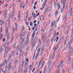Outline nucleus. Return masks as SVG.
<instances>
[{
  "label": "nucleus",
  "instance_id": "obj_1",
  "mask_svg": "<svg viewBox=\"0 0 73 73\" xmlns=\"http://www.w3.org/2000/svg\"><path fill=\"white\" fill-rule=\"evenodd\" d=\"M12 62H13V60H11L9 63L8 66V70H7L8 72L11 70L12 68V66H11V65H12Z\"/></svg>",
  "mask_w": 73,
  "mask_h": 73
},
{
  "label": "nucleus",
  "instance_id": "obj_2",
  "mask_svg": "<svg viewBox=\"0 0 73 73\" xmlns=\"http://www.w3.org/2000/svg\"><path fill=\"white\" fill-rule=\"evenodd\" d=\"M18 60L17 59H15L14 60V64L15 66L14 67V69H15L16 68V66H17V62H18Z\"/></svg>",
  "mask_w": 73,
  "mask_h": 73
},
{
  "label": "nucleus",
  "instance_id": "obj_3",
  "mask_svg": "<svg viewBox=\"0 0 73 73\" xmlns=\"http://www.w3.org/2000/svg\"><path fill=\"white\" fill-rule=\"evenodd\" d=\"M11 47H10V46H9L8 47H7V48H6L5 50V54H7L8 52L11 49Z\"/></svg>",
  "mask_w": 73,
  "mask_h": 73
},
{
  "label": "nucleus",
  "instance_id": "obj_4",
  "mask_svg": "<svg viewBox=\"0 0 73 73\" xmlns=\"http://www.w3.org/2000/svg\"><path fill=\"white\" fill-rule=\"evenodd\" d=\"M32 15L34 17H35V18H36V17H37V16H38V15H40V13H38L37 14H36V15H35V14H34V13H32Z\"/></svg>",
  "mask_w": 73,
  "mask_h": 73
},
{
  "label": "nucleus",
  "instance_id": "obj_5",
  "mask_svg": "<svg viewBox=\"0 0 73 73\" xmlns=\"http://www.w3.org/2000/svg\"><path fill=\"white\" fill-rule=\"evenodd\" d=\"M56 25V21H54L52 22L51 23V27H53L54 25Z\"/></svg>",
  "mask_w": 73,
  "mask_h": 73
},
{
  "label": "nucleus",
  "instance_id": "obj_6",
  "mask_svg": "<svg viewBox=\"0 0 73 73\" xmlns=\"http://www.w3.org/2000/svg\"><path fill=\"white\" fill-rule=\"evenodd\" d=\"M8 27H7V29L6 30V31L5 32V36H7V34L8 33Z\"/></svg>",
  "mask_w": 73,
  "mask_h": 73
},
{
  "label": "nucleus",
  "instance_id": "obj_7",
  "mask_svg": "<svg viewBox=\"0 0 73 73\" xmlns=\"http://www.w3.org/2000/svg\"><path fill=\"white\" fill-rule=\"evenodd\" d=\"M68 15L67 14L66 15H64V20H65V21H66V18H67V16Z\"/></svg>",
  "mask_w": 73,
  "mask_h": 73
},
{
  "label": "nucleus",
  "instance_id": "obj_8",
  "mask_svg": "<svg viewBox=\"0 0 73 73\" xmlns=\"http://www.w3.org/2000/svg\"><path fill=\"white\" fill-rule=\"evenodd\" d=\"M63 61H60L59 62V67L58 68H60L61 66V65H62V63H63Z\"/></svg>",
  "mask_w": 73,
  "mask_h": 73
},
{
  "label": "nucleus",
  "instance_id": "obj_9",
  "mask_svg": "<svg viewBox=\"0 0 73 73\" xmlns=\"http://www.w3.org/2000/svg\"><path fill=\"white\" fill-rule=\"evenodd\" d=\"M15 52L14 50L12 51L11 53L12 57H13L15 56Z\"/></svg>",
  "mask_w": 73,
  "mask_h": 73
},
{
  "label": "nucleus",
  "instance_id": "obj_10",
  "mask_svg": "<svg viewBox=\"0 0 73 73\" xmlns=\"http://www.w3.org/2000/svg\"><path fill=\"white\" fill-rule=\"evenodd\" d=\"M58 11L57 10H56L55 12V16H57V15H58Z\"/></svg>",
  "mask_w": 73,
  "mask_h": 73
},
{
  "label": "nucleus",
  "instance_id": "obj_11",
  "mask_svg": "<svg viewBox=\"0 0 73 73\" xmlns=\"http://www.w3.org/2000/svg\"><path fill=\"white\" fill-rule=\"evenodd\" d=\"M58 47L57 46H54V50L55 51H57V49H58Z\"/></svg>",
  "mask_w": 73,
  "mask_h": 73
},
{
  "label": "nucleus",
  "instance_id": "obj_12",
  "mask_svg": "<svg viewBox=\"0 0 73 73\" xmlns=\"http://www.w3.org/2000/svg\"><path fill=\"white\" fill-rule=\"evenodd\" d=\"M29 42V38H27V40L26 41L25 44L27 45Z\"/></svg>",
  "mask_w": 73,
  "mask_h": 73
},
{
  "label": "nucleus",
  "instance_id": "obj_13",
  "mask_svg": "<svg viewBox=\"0 0 73 73\" xmlns=\"http://www.w3.org/2000/svg\"><path fill=\"white\" fill-rule=\"evenodd\" d=\"M15 31H17V30L18 26H17V23H15Z\"/></svg>",
  "mask_w": 73,
  "mask_h": 73
},
{
  "label": "nucleus",
  "instance_id": "obj_14",
  "mask_svg": "<svg viewBox=\"0 0 73 73\" xmlns=\"http://www.w3.org/2000/svg\"><path fill=\"white\" fill-rule=\"evenodd\" d=\"M14 39V38L13 37L11 39V40L8 43V44H11L12 42L13 41V39Z\"/></svg>",
  "mask_w": 73,
  "mask_h": 73
},
{
  "label": "nucleus",
  "instance_id": "obj_15",
  "mask_svg": "<svg viewBox=\"0 0 73 73\" xmlns=\"http://www.w3.org/2000/svg\"><path fill=\"white\" fill-rule=\"evenodd\" d=\"M3 50H4V49L2 47L0 48V53H2Z\"/></svg>",
  "mask_w": 73,
  "mask_h": 73
},
{
  "label": "nucleus",
  "instance_id": "obj_16",
  "mask_svg": "<svg viewBox=\"0 0 73 73\" xmlns=\"http://www.w3.org/2000/svg\"><path fill=\"white\" fill-rule=\"evenodd\" d=\"M9 58H8V61H10V60H11V57H12V55H11V54H10L9 55Z\"/></svg>",
  "mask_w": 73,
  "mask_h": 73
},
{
  "label": "nucleus",
  "instance_id": "obj_17",
  "mask_svg": "<svg viewBox=\"0 0 73 73\" xmlns=\"http://www.w3.org/2000/svg\"><path fill=\"white\" fill-rule=\"evenodd\" d=\"M16 43L15 42V43L14 44H13V48L14 49H15V48H16Z\"/></svg>",
  "mask_w": 73,
  "mask_h": 73
},
{
  "label": "nucleus",
  "instance_id": "obj_18",
  "mask_svg": "<svg viewBox=\"0 0 73 73\" xmlns=\"http://www.w3.org/2000/svg\"><path fill=\"white\" fill-rule=\"evenodd\" d=\"M68 61H71V56L70 55L68 57Z\"/></svg>",
  "mask_w": 73,
  "mask_h": 73
},
{
  "label": "nucleus",
  "instance_id": "obj_19",
  "mask_svg": "<svg viewBox=\"0 0 73 73\" xmlns=\"http://www.w3.org/2000/svg\"><path fill=\"white\" fill-rule=\"evenodd\" d=\"M60 41H61V39H60L58 41V44L56 45V46L58 47V46L60 44Z\"/></svg>",
  "mask_w": 73,
  "mask_h": 73
},
{
  "label": "nucleus",
  "instance_id": "obj_20",
  "mask_svg": "<svg viewBox=\"0 0 73 73\" xmlns=\"http://www.w3.org/2000/svg\"><path fill=\"white\" fill-rule=\"evenodd\" d=\"M13 28V33H12V34H13V33H14V32H15V27H13L12 28Z\"/></svg>",
  "mask_w": 73,
  "mask_h": 73
},
{
  "label": "nucleus",
  "instance_id": "obj_21",
  "mask_svg": "<svg viewBox=\"0 0 73 73\" xmlns=\"http://www.w3.org/2000/svg\"><path fill=\"white\" fill-rule=\"evenodd\" d=\"M57 8L58 9H60L61 8V6L60 5V4H59V3L58 4Z\"/></svg>",
  "mask_w": 73,
  "mask_h": 73
},
{
  "label": "nucleus",
  "instance_id": "obj_22",
  "mask_svg": "<svg viewBox=\"0 0 73 73\" xmlns=\"http://www.w3.org/2000/svg\"><path fill=\"white\" fill-rule=\"evenodd\" d=\"M7 64V60H5L4 61L3 64L4 65H6Z\"/></svg>",
  "mask_w": 73,
  "mask_h": 73
},
{
  "label": "nucleus",
  "instance_id": "obj_23",
  "mask_svg": "<svg viewBox=\"0 0 73 73\" xmlns=\"http://www.w3.org/2000/svg\"><path fill=\"white\" fill-rule=\"evenodd\" d=\"M70 12L69 11V13H70V16H71L72 15V13L73 12L72 11V9L70 10Z\"/></svg>",
  "mask_w": 73,
  "mask_h": 73
},
{
  "label": "nucleus",
  "instance_id": "obj_24",
  "mask_svg": "<svg viewBox=\"0 0 73 73\" xmlns=\"http://www.w3.org/2000/svg\"><path fill=\"white\" fill-rule=\"evenodd\" d=\"M71 71V68H70V67H69L68 69V73H69Z\"/></svg>",
  "mask_w": 73,
  "mask_h": 73
},
{
  "label": "nucleus",
  "instance_id": "obj_25",
  "mask_svg": "<svg viewBox=\"0 0 73 73\" xmlns=\"http://www.w3.org/2000/svg\"><path fill=\"white\" fill-rule=\"evenodd\" d=\"M70 52H71V51L70 50L68 54H67V57H68L69 56V55H70Z\"/></svg>",
  "mask_w": 73,
  "mask_h": 73
},
{
  "label": "nucleus",
  "instance_id": "obj_26",
  "mask_svg": "<svg viewBox=\"0 0 73 73\" xmlns=\"http://www.w3.org/2000/svg\"><path fill=\"white\" fill-rule=\"evenodd\" d=\"M55 62H56V61H54V62L53 64H52V65L51 66V68H53V66H54V64H55Z\"/></svg>",
  "mask_w": 73,
  "mask_h": 73
},
{
  "label": "nucleus",
  "instance_id": "obj_27",
  "mask_svg": "<svg viewBox=\"0 0 73 73\" xmlns=\"http://www.w3.org/2000/svg\"><path fill=\"white\" fill-rule=\"evenodd\" d=\"M27 54H28V51H27L26 52H25V55L26 57H27Z\"/></svg>",
  "mask_w": 73,
  "mask_h": 73
},
{
  "label": "nucleus",
  "instance_id": "obj_28",
  "mask_svg": "<svg viewBox=\"0 0 73 73\" xmlns=\"http://www.w3.org/2000/svg\"><path fill=\"white\" fill-rule=\"evenodd\" d=\"M39 53H38L37 54H36V57H35V60H36L37 58V57L38 56Z\"/></svg>",
  "mask_w": 73,
  "mask_h": 73
},
{
  "label": "nucleus",
  "instance_id": "obj_29",
  "mask_svg": "<svg viewBox=\"0 0 73 73\" xmlns=\"http://www.w3.org/2000/svg\"><path fill=\"white\" fill-rule=\"evenodd\" d=\"M24 29H25V27H24V26H22V31H24Z\"/></svg>",
  "mask_w": 73,
  "mask_h": 73
},
{
  "label": "nucleus",
  "instance_id": "obj_30",
  "mask_svg": "<svg viewBox=\"0 0 73 73\" xmlns=\"http://www.w3.org/2000/svg\"><path fill=\"white\" fill-rule=\"evenodd\" d=\"M3 65H4L3 63H2L1 64V65L0 66V69H2V68H1V66H3Z\"/></svg>",
  "mask_w": 73,
  "mask_h": 73
},
{
  "label": "nucleus",
  "instance_id": "obj_31",
  "mask_svg": "<svg viewBox=\"0 0 73 73\" xmlns=\"http://www.w3.org/2000/svg\"><path fill=\"white\" fill-rule=\"evenodd\" d=\"M72 41H73V40H70V41L69 42V43H68V46H69V45H70V43H72Z\"/></svg>",
  "mask_w": 73,
  "mask_h": 73
},
{
  "label": "nucleus",
  "instance_id": "obj_32",
  "mask_svg": "<svg viewBox=\"0 0 73 73\" xmlns=\"http://www.w3.org/2000/svg\"><path fill=\"white\" fill-rule=\"evenodd\" d=\"M29 33H29V32H28V33L27 34V38H29Z\"/></svg>",
  "mask_w": 73,
  "mask_h": 73
},
{
  "label": "nucleus",
  "instance_id": "obj_33",
  "mask_svg": "<svg viewBox=\"0 0 73 73\" xmlns=\"http://www.w3.org/2000/svg\"><path fill=\"white\" fill-rule=\"evenodd\" d=\"M60 54L59 53L58 54V56L57 57V58H56V60H57V59H58V58L60 57Z\"/></svg>",
  "mask_w": 73,
  "mask_h": 73
},
{
  "label": "nucleus",
  "instance_id": "obj_34",
  "mask_svg": "<svg viewBox=\"0 0 73 73\" xmlns=\"http://www.w3.org/2000/svg\"><path fill=\"white\" fill-rule=\"evenodd\" d=\"M62 3V4H63V5H65V2L64 0H63Z\"/></svg>",
  "mask_w": 73,
  "mask_h": 73
},
{
  "label": "nucleus",
  "instance_id": "obj_35",
  "mask_svg": "<svg viewBox=\"0 0 73 73\" xmlns=\"http://www.w3.org/2000/svg\"><path fill=\"white\" fill-rule=\"evenodd\" d=\"M43 52H44V50L43 49H42V51L40 54V55H42Z\"/></svg>",
  "mask_w": 73,
  "mask_h": 73
},
{
  "label": "nucleus",
  "instance_id": "obj_36",
  "mask_svg": "<svg viewBox=\"0 0 73 73\" xmlns=\"http://www.w3.org/2000/svg\"><path fill=\"white\" fill-rule=\"evenodd\" d=\"M26 34V32L25 31H24L23 32V36L24 37L25 35V34Z\"/></svg>",
  "mask_w": 73,
  "mask_h": 73
},
{
  "label": "nucleus",
  "instance_id": "obj_37",
  "mask_svg": "<svg viewBox=\"0 0 73 73\" xmlns=\"http://www.w3.org/2000/svg\"><path fill=\"white\" fill-rule=\"evenodd\" d=\"M36 33V31H34L33 32L32 35L33 36H35V34Z\"/></svg>",
  "mask_w": 73,
  "mask_h": 73
},
{
  "label": "nucleus",
  "instance_id": "obj_38",
  "mask_svg": "<svg viewBox=\"0 0 73 73\" xmlns=\"http://www.w3.org/2000/svg\"><path fill=\"white\" fill-rule=\"evenodd\" d=\"M45 47V44H43L42 48V49H44V48Z\"/></svg>",
  "mask_w": 73,
  "mask_h": 73
},
{
  "label": "nucleus",
  "instance_id": "obj_39",
  "mask_svg": "<svg viewBox=\"0 0 73 73\" xmlns=\"http://www.w3.org/2000/svg\"><path fill=\"white\" fill-rule=\"evenodd\" d=\"M69 33V29H67V33L66 34V35H67L68 34V33Z\"/></svg>",
  "mask_w": 73,
  "mask_h": 73
},
{
  "label": "nucleus",
  "instance_id": "obj_40",
  "mask_svg": "<svg viewBox=\"0 0 73 73\" xmlns=\"http://www.w3.org/2000/svg\"><path fill=\"white\" fill-rule=\"evenodd\" d=\"M2 20H3V19H1L0 20V26H1V21H2Z\"/></svg>",
  "mask_w": 73,
  "mask_h": 73
},
{
  "label": "nucleus",
  "instance_id": "obj_41",
  "mask_svg": "<svg viewBox=\"0 0 73 73\" xmlns=\"http://www.w3.org/2000/svg\"><path fill=\"white\" fill-rule=\"evenodd\" d=\"M66 40L65 39V41H64V45H66Z\"/></svg>",
  "mask_w": 73,
  "mask_h": 73
},
{
  "label": "nucleus",
  "instance_id": "obj_42",
  "mask_svg": "<svg viewBox=\"0 0 73 73\" xmlns=\"http://www.w3.org/2000/svg\"><path fill=\"white\" fill-rule=\"evenodd\" d=\"M4 15L5 16H6V15H7V11H4Z\"/></svg>",
  "mask_w": 73,
  "mask_h": 73
},
{
  "label": "nucleus",
  "instance_id": "obj_43",
  "mask_svg": "<svg viewBox=\"0 0 73 73\" xmlns=\"http://www.w3.org/2000/svg\"><path fill=\"white\" fill-rule=\"evenodd\" d=\"M66 48H70V45H68V44Z\"/></svg>",
  "mask_w": 73,
  "mask_h": 73
},
{
  "label": "nucleus",
  "instance_id": "obj_44",
  "mask_svg": "<svg viewBox=\"0 0 73 73\" xmlns=\"http://www.w3.org/2000/svg\"><path fill=\"white\" fill-rule=\"evenodd\" d=\"M9 38V33L7 35V39L8 40Z\"/></svg>",
  "mask_w": 73,
  "mask_h": 73
},
{
  "label": "nucleus",
  "instance_id": "obj_45",
  "mask_svg": "<svg viewBox=\"0 0 73 73\" xmlns=\"http://www.w3.org/2000/svg\"><path fill=\"white\" fill-rule=\"evenodd\" d=\"M28 14L27 13L26 17H25V19H27V18H28Z\"/></svg>",
  "mask_w": 73,
  "mask_h": 73
},
{
  "label": "nucleus",
  "instance_id": "obj_46",
  "mask_svg": "<svg viewBox=\"0 0 73 73\" xmlns=\"http://www.w3.org/2000/svg\"><path fill=\"white\" fill-rule=\"evenodd\" d=\"M41 64V63L40 62H39L38 66V68H39V67H40V66Z\"/></svg>",
  "mask_w": 73,
  "mask_h": 73
},
{
  "label": "nucleus",
  "instance_id": "obj_47",
  "mask_svg": "<svg viewBox=\"0 0 73 73\" xmlns=\"http://www.w3.org/2000/svg\"><path fill=\"white\" fill-rule=\"evenodd\" d=\"M65 5H63V8H62V10H64V9H65Z\"/></svg>",
  "mask_w": 73,
  "mask_h": 73
},
{
  "label": "nucleus",
  "instance_id": "obj_48",
  "mask_svg": "<svg viewBox=\"0 0 73 73\" xmlns=\"http://www.w3.org/2000/svg\"><path fill=\"white\" fill-rule=\"evenodd\" d=\"M55 53H56V51L54 50L53 51V55L54 56V54H55Z\"/></svg>",
  "mask_w": 73,
  "mask_h": 73
},
{
  "label": "nucleus",
  "instance_id": "obj_49",
  "mask_svg": "<svg viewBox=\"0 0 73 73\" xmlns=\"http://www.w3.org/2000/svg\"><path fill=\"white\" fill-rule=\"evenodd\" d=\"M62 73H65V69H63V70H62Z\"/></svg>",
  "mask_w": 73,
  "mask_h": 73
},
{
  "label": "nucleus",
  "instance_id": "obj_50",
  "mask_svg": "<svg viewBox=\"0 0 73 73\" xmlns=\"http://www.w3.org/2000/svg\"><path fill=\"white\" fill-rule=\"evenodd\" d=\"M4 73H8L7 70H5L4 72Z\"/></svg>",
  "mask_w": 73,
  "mask_h": 73
},
{
  "label": "nucleus",
  "instance_id": "obj_51",
  "mask_svg": "<svg viewBox=\"0 0 73 73\" xmlns=\"http://www.w3.org/2000/svg\"><path fill=\"white\" fill-rule=\"evenodd\" d=\"M67 62L68 65H69V64H70V61H69L68 60V61Z\"/></svg>",
  "mask_w": 73,
  "mask_h": 73
},
{
  "label": "nucleus",
  "instance_id": "obj_52",
  "mask_svg": "<svg viewBox=\"0 0 73 73\" xmlns=\"http://www.w3.org/2000/svg\"><path fill=\"white\" fill-rule=\"evenodd\" d=\"M34 46H35V43H33L32 45V49L33 48Z\"/></svg>",
  "mask_w": 73,
  "mask_h": 73
},
{
  "label": "nucleus",
  "instance_id": "obj_53",
  "mask_svg": "<svg viewBox=\"0 0 73 73\" xmlns=\"http://www.w3.org/2000/svg\"><path fill=\"white\" fill-rule=\"evenodd\" d=\"M44 32H45V29H42V33H44Z\"/></svg>",
  "mask_w": 73,
  "mask_h": 73
},
{
  "label": "nucleus",
  "instance_id": "obj_54",
  "mask_svg": "<svg viewBox=\"0 0 73 73\" xmlns=\"http://www.w3.org/2000/svg\"><path fill=\"white\" fill-rule=\"evenodd\" d=\"M52 35V33H50L48 35V36H49V37H50V36H51Z\"/></svg>",
  "mask_w": 73,
  "mask_h": 73
},
{
  "label": "nucleus",
  "instance_id": "obj_55",
  "mask_svg": "<svg viewBox=\"0 0 73 73\" xmlns=\"http://www.w3.org/2000/svg\"><path fill=\"white\" fill-rule=\"evenodd\" d=\"M22 66H23V65H24V62L23 61H22Z\"/></svg>",
  "mask_w": 73,
  "mask_h": 73
},
{
  "label": "nucleus",
  "instance_id": "obj_56",
  "mask_svg": "<svg viewBox=\"0 0 73 73\" xmlns=\"http://www.w3.org/2000/svg\"><path fill=\"white\" fill-rule=\"evenodd\" d=\"M43 58H42L40 60L39 62H40L41 63V62L42 61V60H43Z\"/></svg>",
  "mask_w": 73,
  "mask_h": 73
},
{
  "label": "nucleus",
  "instance_id": "obj_57",
  "mask_svg": "<svg viewBox=\"0 0 73 73\" xmlns=\"http://www.w3.org/2000/svg\"><path fill=\"white\" fill-rule=\"evenodd\" d=\"M29 46H28V47H27V48L26 49V51H27L29 49Z\"/></svg>",
  "mask_w": 73,
  "mask_h": 73
},
{
  "label": "nucleus",
  "instance_id": "obj_58",
  "mask_svg": "<svg viewBox=\"0 0 73 73\" xmlns=\"http://www.w3.org/2000/svg\"><path fill=\"white\" fill-rule=\"evenodd\" d=\"M14 13H15V12L14 11H13V13H12V15H11V16L13 17V16L14 15Z\"/></svg>",
  "mask_w": 73,
  "mask_h": 73
},
{
  "label": "nucleus",
  "instance_id": "obj_59",
  "mask_svg": "<svg viewBox=\"0 0 73 73\" xmlns=\"http://www.w3.org/2000/svg\"><path fill=\"white\" fill-rule=\"evenodd\" d=\"M60 17H59L58 19L56 20V22H57L58 21H59V20H60Z\"/></svg>",
  "mask_w": 73,
  "mask_h": 73
},
{
  "label": "nucleus",
  "instance_id": "obj_60",
  "mask_svg": "<svg viewBox=\"0 0 73 73\" xmlns=\"http://www.w3.org/2000/svg\"><path fill=\"white\" fill-rule=\"evenodd\" d=\"M20 36L21 37H21L23 36V34H20Z\"/></svg>",
  "mask_w": 73,
  "mask_h": 73
},
{
  "label": "nucleus",
  "instance_id": "obj_61",
  "mask_svg": "<svg viewBox=\"0 0 73 73\" xmlns=\"http://www.w3.org/2000/svg\"><path fill=\"white\" fill-rule=\"evenodd\" d=\"M25 44H23L22 46V48H24V46H25Z\"/></svg>",
  "mask_w": 73,
  "mask_h": 73
},
{
  "label": "nucleus",
  "instance_id": "obj_62",
  "mask_svg": "<svg viewBox=\"0 0 73 73\" xmlns=\"http://www.w3.org/2000/svg\"><path fill=\"white\" fill-rule=\"evenodd\" d=\"M2 24H3V25H4V24H5L4 21H2Z\"/></svg>",
  "mask_w": 73,
  "mask_h": 73
},
{
  "label": "nucleus",
  "instance_id": "obj_63",
  "mask_svg": "<svg viewBox=\"0 0 73 73\" xmlns=\"http://www.w3.org/2000/svg\"><path fill=\"white\" fill-rule=\"evenodd\" d=\"M27 72V71H25L24 70L23 73H26Z\"/></svg>",
  "mask_w": 73,
  "mask_h": 73
},
{
  "label": "nucleus",
  "instance_id": "obj_64",
  "mask_svg": "<svg viewBox=\"0 0 73 73\" xmlns=\"http://www.w3.org/2000/svg\"><path fill=\"white\" fill-rule=\"evenodd\" d=\"M72 69H73V59H72Z\"/></svg>",
  "mask_w": 73,
  "mask_h": 73
}]
</instances>
